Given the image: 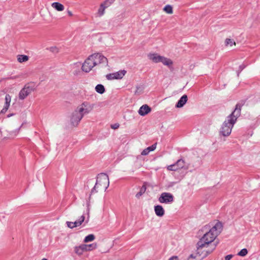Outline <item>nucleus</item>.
<instances>
[{
    "label": "nucleus",
    "instance_id": "dca6fc26",
    "mask_svg": "<svg viewBox=\"0 0 260 260\" xmlns=\"http://www.w3.org/2000/svg\"><path fill=\"white\" fill-rule=\"evenodd\" d=\"M187 96L186 95H183L180 99L179 100L178 103L176 105V107L177 108H181L187 102Z\"/></svg>",
    "mask_w": 260,
    "mask_h": 260
},
{
    "label": "nucleus",
    "instance_id": "c756f323",
    "mask_svg": "<svg viewBox=\"0 0 260 260\" xmlns=\"http://www.w3.org/2000/svg\"><path fill=\"white\" fill-rule=\"evenodd\" d=\"M86 246L88 249V251L93 250L97 248L96 243H92L90 244H86Z\"/></svg>",
    "mask_w": 260,
    "mask_h": 260
},
{
    "label": "nucleus",
    "instance_id": "6ab92c4d",
    "mask_svg": "<svg viewBox=\"0 0 260 260\" xmlns=\"http://www.w3.org/2000/svg\"><path fill=\"white\" fill-rule=\"evenodd\" d=\"M9 134L7 135L8 138H14L17 136L19 133V129L15 130L11 129L10 128L7 131Z\"/></svg>",
    "mask_w": 260,
    "mask_h": 260
},
{
    "label": "nucleus",
    "instance_id": "4be33fe9",
    "mask_svg": "<svg viewBox=\"0 0 260 260\" xmlns=\"http://www.w3.org/2000/svg\"><path fill=\"white\" fill-rule=\"evenodd\" d=\"M146 190V183H144L143 186L140 188V191L136 194V197L139 199L140 197L143 194Z\"/></svg>",
    "mask_w": 260,
    "mask_h": 260
},
{
    "label": "nucleus",
    "instance_id": "c9c22d12",
    "mask_svg": "<svg viewBox=\"0 0 260 260\" xmlns=\"http://www.w3.org/2000/svg\"><path fill=\"white\" fill-rule=\"evenodd\" d=\"M232 257L233 255L231 254L228 255L225 257V260H230Z\"/></svg>",
    "mask_w": 260,
    "mask_h": 260
},
{
    "label": "nucleus",
    "instance_id": "393cba45",
    "mask_svg": "<svg viewBox=\"0 0 260 260\" xmlns=\"http://www.w3.org/2000/svg\"><path fill=\"white\" fill-rule=\"evenodd\" d=\"M95 91L100 94H103L105 91V88L102 84H98L95 87Z\"/></svg>",
    "mask_w": 260,
    "mask_h": 260
},
{
    "label": "nucleus",
    "instance_id": "f3484780",
    "mask_svg": "<svg viewBox=\"0 0 260 260\" xmlns=\"http://www.w3.org/2000/svg\"><path fill=\"white\" fill-rule=\"evenodd\" d=\"M51 7L57 11H62L64 9V6L58 2H54L52 3Z\"/></svg>",
    "mask_w": 260,
    "mask_h": 260
},
{
    "label": "nucleus",
    "instance_id": "f257e3e1",
    "mask_svg": "<svg viewBox=\"0 0 260 260\" xmlns=\"http://www.w3.org/2000/svg\"><path fill=\"white\" fill-rule=\"evenodd\" d=\"M241 114V106L236 105L234 111L230 114L226 120L222 124L220 130V133L223 136H229L232 131L234 124L235 123L237 118Z\"/></svg>",
    "mask_w": 260,
    "mask_h": 260
},
{
    "label": "nucleus",
    "instance_id": "5701e85b",
    "mask_svg": "<svg viewBox=\"0 0 260 260\" xmlns=\"http://www.w3.org/2000/svg\"><path fill=\"white\" fill-rule=\"evenodd\" d=\"M17 57L18 61L20 63L26 62L29 59L28 56L25 55H18Z\"/></svg>",
    "mask_w": 260,
    "mask_h": 260
},
{
    "label": "nucleus",
    "instance_id": "2eb2a0df",
    "mask_svg": "<svg viewBox=\"0 0 260 260\" xmlns=\"http://www.w3.org/2000/svg\"><path fill=\"white\" fill-rule=\"evenodd\" d=\"M154 211L156 215L159 217H162L165 214V210L161 205L154 206Z\"/></svg>",
    "mask_w": 260,
    "mask_h": 260
},
{
    "label": "nucleus",
    "instance_id": "2f4dec72",
    "mask_svg": "<svg viewBox=\"0 0 260 260\" xmlns=\"http://www.w3.org/2000/svg\"><path fill=\"white\" fill-rule=\"evenodd\" d=\"M247 250L245 248H244L242 249L240 252H239L238 255L241 256H244L247 254Z\"/></svg>",
    "mask_w": 260,
    "mask_h": 260
},
{
    "label": "nucleus",
    "instance_id": "9d476101",
    "mask_svg": "<svg viewBox=\"0 0 260 260\" xmlns=\"http://www.w3.org/2000/svg\"><path fill=\"white\" fill-rule=\"evenodd\" d=\"M126 73V71L125 70H120L115 73L107 74L106 75V78L109 80L114 79H121L125 76Z\"/></svg>",
    "mask_w": 260,
    "mask_h": 260
},
{
    "label": "nucleus",
    "instance_id": "c85d7f7f",
    "mask_svg": "<svg viewBox=\"0 0 260 260\" xmlns=\"http://www.w3.org/2000/svg\"><path fill=\"white\" fill-rule=\"evenodd\" d=\"M11 101V96L9 94H6L5 96V103L4 106L9 108Z\"/></svg>",
    "mask_w": 260,
    "mask_h": 260
},
{
    "label": "nucleus",
    "instance_id": "423d86ee",
    "mask_svg": "<svg viewBox=\"0 0 260 260\" xmlns=\"http://www.w3.org/2000/svg\"><path fill=\"white\" fill-rule=\"evenodd\" d=\"M148 58L155 63L162 62L165 66L170 67L173 64L172 61L157 53H150L148 55Z\"/></svg>",
    "mask_w": 260,
    "mask_h": 260
},
{
    "label": "nucleus",
    "instance_id": "58836bf2",
    "mask_svg": "<svg viewBox=\"0 0 260 260\" xmlns=\"http://www.w3.org/2000/svg\"><path fill=\"white\" fill-rule=\"evenodd\" d=\"M118 126H119L118 125L115 124L114 126H112L111 127L112 128L115 129V128H117Z\"/></svg>",
    "mask_w": 260,
    "mask_h": 260
},
{
    "label": "nucleus",
    "instance_id": "bb28decb",
    "mask_svg": "<svg viewBox=\"0 0 260 260\" xmlns=\"http://www.w3.org/2000/svg\"><path fill=\"white\" fill-rule=\"evenodd\" d=\"M75 253L78 256H81L83 252L80 245L76 246L74 248Z\"/></svg>",
    "mask_w": 260,
    "mask_h": 260
},
{
    "label": "nucleus",
    "instance_id": "9b49d317",
    "mask_svg": "<svg viewBox=\"0 0 260 260\" xmlns=\"http://www.w3.org/2000/svg\"><path fill=\"white\" fill-rule=\"evenodd\" d=\"M173 196L169 192H162L158 198V201L160 203H171L173 202Z\"/></svg>",
    "mask_w": 260,
    "mask_h": 260
},
{
    "label": "nucleus",
    "instance_id": "b1692460",
    "mask_svg": "<svg viewBox=\"0 0 260 260\" xmlns=\"http://www.w3.org/2000/svg\"><path fill=\"white\" fill-rule=\"evenodd\" d=\"M226 47H232L236 45V43L233 39L227 38L224 41Z\"/></svg>",
    "mask_w": 260,
    "mask_h": 260
},
{
    "label": "nucleus",
    "instance_id": "72a5a7b5",
    "mask_svg": "<svg viewBox=\"0 0 260 260\" xmlns=\"http://www.w3.org/2000/svg\"><path fill=\"white\" fill-rule=\"evenodd\" d=\"M142 89L141 87H137V89L135 91V94H139L141 93Z\"/></svg>",
    "mask_w": 260,
    "mask_h": 260
},
{
    "label": "nucleus",
    "instance_id": "412c9836",
    "mask_svg": "<svg viewBox=\"0 0 260 260\" xmlns=\"http://www.w3.org/2000/svg\"><path fill=\"white\" fill-rule=\"evenodd\" d=\"M106 7H107L105 6V3L101 4L98 12L99 16L101 17L104 14Z\"/></svg>",
    "mask_w": 260,
    "mask_h": 260
},
{
    "label": "nucleus",
    "instance_id": "4468645a",
    "mask_svg": "<svg viewBox=\"0 0 260 260\" xmlns=\"http://www.w3.org/2000/svg\"><path fill=\"white\" fill-rule=\"evenodd\" d=\"M150 111L151 108L147 105H144L140 108L138 113L141 116H145Z\"/></svg>",
    "mask_w": 260,
    "mask_h": 260
},
{
    "label": "nucleus",
    "instance_id": "a878e982",
    "mask_svg": "<svg viewBox=\"0 0 260 260\" xmlns=\"http://www.w3.org/2000/svg\"><path fill=\"white\" fill-rule=\"evenodd\" d=\"M163 10L167 14H172L173 13V7L170 5H166L163 9Z\"/></svg>",
    "mask_w": 260,
    "mask_h": 260
},
{
    "label": "nucleus",
    "instance_id": "39448f33",
    "mask_svg": "<svg viewBox=\"0 0 260 260\" xmlns=\"http://www.w3.org/2000/svg\"><path fill=\"white\" fill-rule=\"evenodd\" d=\"M109 185L108 176L105 173H101L98 175L96 182L94 187V189L98 190H105Z\"/></svg>",
    "mask_w": 260,
    "mask_h": 260
},
{
    "label": "nucleus",
    "instance_id": "1a4fd4ad",
    "mask_svg": "<svg viewBox=\"0 0 260 260\" xmlns=\"http://www.w3.org/2000/svg\"><path fill=\"white\" fill-rule=\"evenodd\" d=\"M92 55H91L83 63L82 66V71L86 73L89 72L95 67Z\"/></svg>",
    "mask_w": 260,
    "mask_h": 260
},
{
    "label": "nucleus",
    "instance_id": "ddd939ff",
    "mask_svg": "<svg viewBox=\"0 0 260 260\" xmlns=\"http://www.w3.org/2000/svg\"><path fill=\"white\" fill-rule=\"evenodd\" d=\"M184 166V161L182 159H179L175 164L169 166L167 169L169 171H176L183 168Z\"/></svg>",
    "mask_w": 260,
    "mask_h": 260
},
{
    "label": "nucleus",
    "instance_id": "6e6552de",
    "mask_svg": "<svg viewBox=\"0 0 260 260\" xmlns=\"http://www.w3.org/2000/svg\"><path fill=\"white\" fill-rule=\"evenodd\" d=\"M94 62H95V67L99 66L100 67L108 66V59L101 53H97L92 54Z\"/></svg>",
    "mask_w": 260,
    "mask_h": 260
},
{
    "label": "nucleus",
    "instance_id": "e433bc0d",
    "mask_svg": "<svg viewBox=\"0 0 260 260\" xmlns=\"http://www.w3.org/2000/svg\"><path fill=\"white\" fill-rule=\"evenodd\" d=\"M169 260H178V258L177 256H173L170 258Z\"/></svg>",
    "mask_w": 260,
    "mask_h": 260
},
{
    "label": "nucleus",
    "instance_id": "0eeeda50",
    "mask_svg": "<svg viewBox=\"0 0 260 260\" xmlns=\"http://www.w3.org/2000/svg\"><path fill=\"white\" fill-rule=\"evenodd\" d=\"M35 89L36 85L35 83H28L25 84L19 93V99L21 100L25 99Z\"/></svg>",
    "mask_w": 260,
    "mask_h": 260
},
{
    "label": "nucleus",
    "instance_id": "cd10ccee",
    "mask_svg": "<svg viewBox=\"0 0 260 260\" xmlns=\"http://www.w3.org/2000/svg\"><path fill=\"white\" fill-rule=\"evenodd\" d=\"M95 239V236L93 234H90L86 236L84 239V243H88L89 242L93 241Z\"/></svg>",
    "mask_w": 260,
    "mask_h": 260
},
{
    "label": "nucleus",
    "instance_id": "f704fd0d",
    "mask_svg": "<svg viewBox=\"0 0 260 260\" xmlns=\"http://www.w3.org/2000/svg\"><path fill=\"white\" fill-rule=\"evenodd\" d=\"M8 109H9V108L4 106L3 109L1 110V113H5Z\"/></svg>",
    "mask_w": 260,
    "mask_h": 260
},
{
    "label": "nucleus",
    "instance_id": "20e7f679",
    "mask_svg": "<svg viewBox=\"0 0 260 260\" xmlns=\"http://www.w3.org/2000/svg\"><path fill=\"white\" fill-rule=\"evenodd\" d=\"M215 247V245H210L199 241L197 244L196 251L201 257L204 258L214 251Z\"/></svg>",
    "mask_w": 260,
    "mask_h": 260
},
{
    "label": "nucleus",
    "instance_id": "f8f14e48",
    "mask_svg": "<svg viewBox=\"0 0 260 260\" xmlns=\"http://www.w3.org/2000/svg\"><path fill=\"white\" fill-rule=\"evenodd\" d=\"M85 220V216L83 215H81L78 220L74 222L67 221L66 222L67 226L71 229L79 226L82 224Z\"/></svg>",
    "mask_w": 260,
    "mask_h": 260
},
{
    "label": "nucleus",
    "instance_id": "7c9ffc66",
    "mask_svg": "<svg viewBox=\"0 0 260 260\" xmlns=\"http://www.w3.org/2000/svg\"><path fill=\"white\" fill-rule=\"evenodd\" d=\"M48 49L51 52L54 54H57L59 52V49L56 46L51 47Z\"/></svg>",
    "mask_w": 260,
    "mask_h": 260
},
{
    "label": "nucleus",
    "instance_id": "4c0bfd02",
    "mask_svg": "<svg viewBox=\"0 0 260 260\" xmlns=\"http://www.w3.org/2000/svg\"><path fill=\"white\" fill-rule=\"evenodd\" d=\"M68 14H69V16H73V13L71 11H68Z\"/></svg>",
    "mask_w": 260,
    "mask_h": 260
},
{
    "label": "nucleus",
    "instance_id": "f03ea898",
    "mask_svg": "<svg viewBox=\"0 0 260 260\" xmlns=\"http://www.w3.org/2000/svg\"><path fill=\"white\" fill-rule=\"evenodd\" d=\"M92 109V107L89 103L83 102L72 113L70 118L71 124L74 126H77L84 115L88 114Z\"/></svg>",
    "mask_w": 260,
    "mask_h": 260
},
{
    "label": "nucleus",
    "instance_id": "ea45409f",
    "mask_svg": "<svg viewBox=\"0 0 260 260\" xmlns=\"http://www.w3.org/2000/svg\"><path fill=\"white\" fill-rule=\"evenodd\" d=\"M42 260H48L47 258H44Z\"/></svg>",
    "mask_w": 260,
    "mask_h": 260
},
{
    "label": "nucleus",
    "instance_id": "473e14b6",
    "mask_svg": "<svg viewBox=\"0 0 260 260\" xmlns=\"http://www.w3.org/2000/svg\"><path fill=\"white\" fill-rule=\"evenodd\" d=\"M81 248H82V251L84 253V252H87L88 251V249H87V246H86V244H81V245H80Z\"/></svg>",
    "mask_w": 260,
    "mask_h": 260
},
{
    "label": "nucleus",
    "instance_id": "7ed1b4c3",
    "mask_svg": "<svg viewBox=\"0 0 260 260\" xmlns=\"http://www.w3.org/2000/svg\"><path fill=\"white\" fill-rule=\"evenodd\" d=\"M222 230V223L219 221H217L212 226L208 232H206L203 235L199 241L210 245H215L213 242L217 236L221 233Z\"/></svg>",
    "mask_w": 260,
    "mask_h": 260
},
{
    "label": "nucleus",
    "instance_id": "a211bd4d",
    "mask_svg": "<svg viewBox=\"0 0 260 260\" xmlns=\"http://www.w3.org/2000/svg\"><path fill=\"white\" fill-rule=\"evenodd\" d=\"M156 147V143L149 146L145 149H144L141 152V155H147L150 151H154Z\"/></svg>",
    "mask_w": 260,
    "mask_h": 260
},
{
    "label": "nucleus",
    "instance_id": "aec40b11",
    "mask_svg": "<svg viewBox=\"0 0 260 260\" xmlns=\"http://www.w3.org/2000/svg\"><path fill=\"white\" fill-rule=\"evenodd\" d=\"M203 259V258L198 254L197 251L195 253L190 254L188 258V260H202Z\"/></svg>",
    "mask_w": 260,
    "mask_h": 260
}]
</instances>
